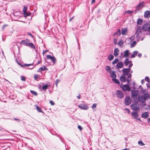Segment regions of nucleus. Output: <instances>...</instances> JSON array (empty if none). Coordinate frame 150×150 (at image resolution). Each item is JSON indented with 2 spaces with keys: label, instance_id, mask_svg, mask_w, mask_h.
Masks as SVG:
<instances>
[{
  "label": "nucleus",
  "instance_id": "1",
  "mask_svg": "<svg viewBox=\"0 0 150 150\" xmlns=\"http://www.w3.org/2000/svg\"><path fill=\"white\" fill-rule=\"evenodd\" d=\"M21 44L25 46L30 47L32 48H35V47L34 44L32 43L29 42L28 40V39H27L26 40H23L21 42Z\"/></svg>",
  "mask_w": 150,
  "mask_h": 150
},
{
  "label": "nucleus",
  "instance_id": "2",
  "mask_svg": "<svg viewBox=\"0 0 150 150\" xmlns=\"http://www.w3.org/2000/svg\"><path fill=\"white\" fill-rule=\"evenodd\" d=\"M130 54V53L129 50H127L122 52H121L120 54V57L123 58L125 57H129Z\"/></svg>",
  "mask_w": 150,
  "mask_h": 150
},
{
  "label": "nucleus",
  "instance_id": "3",
  "mask_svg": "<svg viewBox=\"0 0 150 150\" xmlns=\"http://www.w3.org/2000/svg\"><path fill=\"white\" fill-rule=\"evenodd\" d=\"M78 107L81 110H86L88 108V107L85 103L80 104L78 105Z\"/></svg>",
  "mask_w": 150,
  "mask_h": 150
},
{
  "label": "nucleus",
  "instance_id": "4",
  "mask_svg": "<svg viewBox=\"0 0 150 150\" xmlns=\"http://www.w3.org/2000/svg\"><path fill=\"white\" fill-rule=\"evenodd\" d=\"M147 98H149V97H146V96H139L138 97V99L139 101L142 103H144L145 101L146 100Z\"/></svg>",
  "mask_w": 150,
  "mask_h": 150
},
{
  "label": "nucleus",
  "instance_id": "5",
  "mask_svg": "<svg viewBox=\"0 0 150 150\" xmlns=\"http://www.w3.org/2000/svg\"><path fill=\"white\" fill-rule=\"evenodd\" d=\"M121 87L124 91H130L131 90L129 86L126 84L121 86Z\"/></svg>",
  "mask_w": 150,
  "mask_h": 150
},
{
  "label": "nucleus",
  "instance_id": "6",
  "mask_svg": "<svg viewBox=\"0 0 150 150\" xmlns=\"http://www.w3.org/2000/svg\"><path fill=\"white\" fill-rule=\"evenodd\" d=\"M142 30L144 31H147L150 33V26L148 24H144L142 28Z\"/></svg>",
  "mask_w": 150,
  "mask_h": 150
},
{
  "label": "nucleus",
  "instance_id": "7",
  "mask_svg": "<svg viewBox=\"0 0 150 150\" xmlns=\"http://www.w3.org/2000/svg\"><path fill=\"white\" fill-rule=\"evenodd\" d=\"M131 109L133 110L136 111L139 110V107L137 104H132L131 105Z\"/></svg>",
  "mask_w": 150,
  "mask_h": 150
},
{
  "label": "nucleus",
  "instance_id": "8",
  "mask_svg": "<svg viewBox=\"0 0 150 150\" xmlns=\"http://www.w3.org/2000/svg\"><path fill=\"white\" fill-rule=\"evenodd\" d=\"M116 95L118 98H122L124 97V94L122 91L117 90L116 92Z\"/></svg>",
  "mask_w": 150,
  "mask_h": 150
},
{
  "label": "nucleus",
  "instance_id": "9",
  "mask_svg": "<svg viewBox=\"0 0 150 150\" xmlns=\"http://www.w3.org/2000/svg\"><path fill=\"white\" fill-rule=\"evenodd\" d=\"M131 69L130 68H124L122 70L123 73V75L125 76L127 75L130 71Z\"/></svg>",
  "mask_w": 150,
  "mask_h": 150
},
{
  "label": "nucleus",
  "instance_id": "10",
  "mask_svg": "<svg viewBox=\"0 0 150 150\" xmlns=\"http://www.w3.org/2000/svg\"><path fill=\"white\" fill-rule=\"evenodd\" d=\"M132 96L133 98H136L138 95V91L136 90H132L131 91Z\"/></svg>",
  "mask_w": 150,
  "mask_h": 150
},
{
  "label": "nucleus",
  "instance_id": "11",
  "mask_svg": "<svg viewBox=\"0 0 150 150\" xmlns=\"http://www.w3.org/2000/svg\"><path fill=\"white\" fill-rule=\"evenodd\" d=\"M125 104L128 105L131 103V100L129 97H127L125 99Z\"/></svg>",
  "mask_w": 150,
  "mask_h": 150
},
{
  "label": "nucleus",
  "instance_id": "12",
  "mask_svg": "<svg viewBox=\"0 0 150 150\" xmlns=\"http://www.w3.org/2000/svg\"><path fill=\"white\" fill-rule=\"evenodd\" d=\"M144 5V3L143 2H141L139 3L136 8V9L137 10H141L143 7Z\"/></svg>",
  "mask_w": 150,
  "mask_h": 150
},
{
  "label": "nucleus",
  "instance_id": "13",
  "mask_svg": "<svg viewBox=\"0 0 150 150\" xmlns=\"http://www.w3.org/2000/svg\"><path fill=\"white\" fill-rule=\"evenodd\" d=\"M141 27L138 26L137 28V31L135 33L136 37L138 38L139 36V35L141 32Z\"/></svg>",
  "mask_w": 150,
  "mask_h": 150
},
{
  "label": "nucleus",
  "instance_id": "14",
  "mask_svg": "<svg viewBox=\"0 0 150 150\" xmlns=\"http://www.w3.org/2000/svg\"><path fill=\"white\" fill-rule=\"evenodd\" d=\"M47 59H51L53 63V64L56 62V59L55 58L53 57H52L49 55H48L47 56Z\"/></svg>",
  "mask_w": 150,
  "mask_h": 150
},
{
  "label": "nucleus",
  "instance_id": "15",
  "mask_svg": "<svg viewBox=\"0 0 150 150\" xmlns=\"http://www.w3.org/2000/svg\"><path fill=\"white\" fill-rule=\"evenodd\" d=\"M149 116V113L148 112H145L142 114V117L145 119L148 118Z\"/></svg>",
  "mask_w": 150,
  "mask_h": 150
},
{
  "label": "nucleus",
  "instance_id": "16",
  "mask_svg": "<svg viewBox=\"0 0 150 150\" xmlns=\"http://www.w3.org/2000/svg\"><path fill=\"white\" fill-rule=\"evenodd\" d=\"M142 92L144 95V96H146V97L150 98L149 94L144 90H141Z\"/></svg>",
  "mask_w": 150,
  "mask_h": 150
},
{
  "label": "nucleus",
  "instance_id": "17",
  "mask_svg": "<svg viewBox=\"0 0 150 150\" xmlns=\"http://www.w3.org/2000/svg\"><path fill=\"white\" fill-rule=\"evenodd\" d=\"M110 75L112 79L116 78V76L114 71H112L110 72Z\"/></svg>",
  "mask_w": 150,
  "mask_h": 150
},
{
  "label": "nucleus",
  "instance_id": "18",
  "mask_svg": "<svg viewBox=\"0 0 150 150\" xmlns=\"http://www.w3.org/2000/svg\"><path fill=\"white\" fill-rule=\"evenodd\" d=\"M122 33V35H126L127 33V29L126 28H123L121 29Z\"/></svg>",
  "mask_w": 150,
  "mask_h": 150
},
{
  "label": "nucleus",
  "instance_id": "19",
  "mask_svg": "<svg viewBox=\"0 0 150 150\" xmlns=\"http://www.w3.org/2000/svg\"><path fill=\"white\" fill-rule=\"evenodd\" d=\"M132 115L133 118L134 119L137 118L138 116V114L137 112H132Z\"/></svg>",
  "mask_w": 150,
  "mask_h": 150
},
{
  "label": "nucleus",
  "instance_id": "20",
  "mask_svg": "<svg viewBox=\"0 0 150 150\" xmlns=\"http://www.w3.org/2000/svg\"><path fill=\"white\" fill-rule=\"evenodd\" d=\"M120 80L122 82H125L126 81V79L125 76L122 75L121 76L120 78Z\"/></svg>",
  "mask_w": 150,
  "mask_h": 150
},
{
  "label": "nucleus",
  "instance_id": "21",
  "mask_svg": "<svg viewBox=\"0 0 150 150\" xmlns=\"http://www.w3.org/2000/svg\"><path fill=\"white\" fill-rule=\"evenodd\" d=\"M123 64L121 62H118L117 65V67L118 68H121L123 67Z\"/></svg>",
  "mask_w": 150,
  "mask_h": 150
},
{
  "label": "nucleus",
  "instance_id": "22",
  "mask_svg": "<svg viewBox=\"0 0 150 150\" xmlns=\"http://www.w3.org/2000/svg\"><path fill=\"white\" fill-rule=\"evenodd\" d=\"M150 12L149 11H146L145 12L144 17L145 18H148L149 17Z\"/></svg>",
  "mask_w": 150,
  "mask_h": 150
},
{
  "label": "nucleus",
  "instance_id": "23",
  "mask_svg": "<svg viewBox=\"0 0 150 150\" xmlns=\"http://www.w3.org/2000/svg\"><path fill=\"white\" fill-rule=\"evenodd\" d=\"M119 52V50L117 48H115L114 50V55L115 57L117 56L118 55V53Z\"/></svg>",
  "mask_w": 150,
  "mask_h": 150
},
{
  "label": "nucleus",
  "instance_id": "24",
  "mask_svg": "<svg viewBox=\"0 0 150 150\" xmlns=\"http://www.w3.org/2000/svg\"><path fill=\"white\" fill-rule=\"evenodd\" d=\"M138 53V52L137 51H135L133 52L132 54L131 55L130 57L131 58H133L134 57L136 56Z\"/></svg>",
  "mask_w": 150,
  "mask_h": 150
},
{
  "label": "nucleus",
  "instance_id": "25",
  "mask_svg": "<svg viewBox=\"0 0 150 150\" xmlns=\"http://www.w3.org/2000/svg\"><path fill=\"white\" fill-rule=\"evenodd\" d=\"M143 23V20L141 18H138L137 23L138 25H142V23Z\"/></svg>",
  "mask_w": 150,
  "mask_h": 150
},
{
  "label": "nucleus",
  "instance_id": "26",
  "mask_svg": "<svg viewBox=\"0 0 150 150\" xmlns=\"http://www.w3.org/2000/svg\"><path fill=\"white\" fill-rule=\"evenodd\" d=\"M46 67L45 66H43L39 68V69L37 71L38 72H39L42 71H43L45 70L46 69Z\"/></svg>",
  "mask_w": 150,
  "mask_h": 150
},
{
  "label": "nucleus",
  "instance_id": "27",
  "mask_svg": "<svg viewBox=\"0 0 150 150\" xmlns=\"http://www.w3.org/2000/svg\"><path fill=\"white\" fill-rule=\"evenodd\" d=\"M112 81L116 83L119 84L120 83L119 81L117 79L115 78L114 79H112Z\"/></svg>",
  "mask_w": 150,
  "mask_h": 150
},
{
  "label": "nucleus",
  "instance_id": "28",
  "mask_svg": "<svg viewBox=\"0 0 150 150\" xmlns=\"http://www.w3.org/2000/svg\"><path fill=\"white\" fill-rule=\"evenodd\" d=\"M114 58V56H113L112 54H110L108 55V59L110 60L111 61Z\"/></svg>",
  "mask_w": 150,
  "mask_h": 150
},
{
  "label": "nucleus",
  "instance_id": "29",
  "mask_svg": "<svg viewBox=\"0 0 150 150\" xmlns=\"http://www.w3.org/2000/svg\"><path fill=\"white\" fill-rule=\"evenodd\" d=\"M131 62L129 61V59L126 58L125 61V64L126 66L128 65Z\"/></svg>",
  "mask_w": 150,
  "mask_h": 150
},
{
  "label": "nucleus",
  "instance_id": "30",
  "mask_svg": "<svg viewBox=\"0 0 150 150\" xmlns=\"http://www.w3.org/2000/svg\"><path fill=\"white\" fill-rule=\"evenodd\" d=\"M136 42L135 41H134L130 45V47L132 48L135 46L136 44Z\"/></svg>",
  "mask_w": 150,
  "mask_h": 150
},
{
  "label": "nucleus",
  "instance_id": "31",
  "mask_svg": "<svg viewBox=\"0 0 150 150\" xmlns=\"http://www.w3.org/2000/svg\"><path fill=\"white\" fill-rule=\"evenodd\" d=\"M121 34V32L119 29H118L116 33L115 34V35H120Z\"/></svg>",
  "mask_w": 150,
  "mask_h": 150
},
{
  "label": "nucleus",
  "instance_id": "32",
  "mask_svg": "<svg viewBox=\"0 0 150 150\" xmlns=\"http://www.w3.org/2000/svg\"><path fill=\"white\" fill-rule=\"evenodd\" d=\"M35 106L36 108L37 109L38 111V112H42V109H41L40 108V107H38L37 105H35Z\"/></svg>",
  "mask_w": 150,
  "mask_h": 150
},
{
  "label": "nucleus",
  "instance_id": "33",
  "mask_svg": "<svg viewBox=\"0 0 150 150\" xmlns=\"http://www.w3.org/2000/svg\"><path fill=\"white\" fill-rule=\"evenodd\" d=\"M34 77L36 80L38 79L40 77V76L37 74H35L34 75Z\"/></svg>",
  "mask_w": 150,
  "mask_h": 150
},
{
  "label": "nucleus",
  "instance_id": "34",
  "mask_svg": "<svg viewBox=\"0 0 150 150\" xmlns=\"http://www.w3.org/2000/svg\"><path fill=\"white\" fill-rule=\"evenodd\" d=\"M138 144L140 146H142L145 145V144H144L142 141H139L138 142Z\"/></svg>",
  "mask_w": 150,
  "mask_h": 150
},
{
  "label": "nucleus",
  "instance_id": "35",
  "mask_svg": "<svg viewBox=\"0 0 150 150\" xmlns=\"http://www.w3.org/2000/svg\"><path fill=\"white\" fill-rule=\"evenodd\" d=\"M119 61V59H115L112 62V64L114 65L116 63Z\"/></svg>",
  "mask_w": 150,
  "mask_h": 150
},
{
  "label": "nucleus",
  "instance_id": "36",
  "mask_svg": "<svg viewBox=\"0 0 150 150\" xmlns=\"http://www.w3.org/2000/svg\"><path fill=\"white\" fill-rule=\"evenodd\" d=\"M48 86V85H45L43 86L42 87V89L43 90H46Z\"/></svg>",
  "mask_w": 150,
  "mask_h": 150
},
{
  "label": "nucleus",
  "instance_id": "37",
  "mask_svg": "<svg viewBox=\"0 0 150 150\" xmlns=\"http://www.w3.org/2000/svg\"><path fill=\"white\" fill-rule=\"evenodd\" d=\"M106 69L107 71L110 72L111 71V69L109 66H107L106 67Z\"/></svg>",
  "mask_w": 150,
  "mask_h": 150
},
{
  "label": "nucleus",
  "instance_id": "38",
  "mask_svg": "<svg viewBox=\"0 0 150 150\" xmlns=\"http://www.w3.org/2000/svg\"><path fill=\"white\" fill-rule=\"evenodd\" d=\"M27 11V8L26 7H24L23 8V12L24 14V16H25V13Z\"/></svg>",
  "mask_w": 150,
  "mask_h": 150
},
{
  "label": "nucleus",
  "instance_id": "39",
  "mask_svg": "<svg viewBox=\"0 0 150 150\" xmlns=\"http://www.w3.org/2000/svg\"><path fill=\"white\" fill-rule=\"evenodd\" d=\"M30 92L35 96H37V95L36 92L34 91L30 90Z\"/></svg>",
  "mask_w": 150,
  "mask_h": 150
},
{
  "label": "nucleus",
  "instance_id": "40",
  "mask_svg": "<svg viewBox=\"0 0 150 150\" xmlns=\"http://www.w3.org/2000/svg\"><path fill=\"white\" fill-rule=\"evenodd\" d=\"M123 44V42L122 41H120L118 42V45L119 46H121Z\"/></svg>",
  "mask_w": 150,
  "mask_h": 150
},
{
  "label": "nucleus",
  "instance_id": "41",
  "mask_svg": "<svg viewBox=\"0 0 150 150\" xmlns=\"http://www.w3.org/2000/svg\"><path fill=\"white\" fill-rule=\"evenodd\" d=\"M145 80L147 82H150V79L149 77L146 76L145 77Z\"/></svg>",
  "mask_w": 150,
  "mask_h": 150
},
{
  "label": "nucleus",
  "instance_id": "42",
  "mask_svg": "<svg viewBox=\"0 0 150 150\" xmlns=\"http://www.w3.org/2000/svg\"><path fill=\"white\" fill-rule=\"evenodd\" d=\"M21 79L23 81H25V78L23 76H21Z\"/></svg>",
  "mask_w": 150,
  "mask_h": 150
},
{
  "label": "nucleus",
  "instance_id": "43",
  "mask_svg": "<svg viewBox=\"0 0 150 150\" xmlns=\"http://www.w3.org/2000/svg\"><path fill=\"white\" fill-rule=\"evenodd\" d=\"M97 106V104L94 103L93 104L92 106V108L93 109L95 108H96Z\"/></svg>",
  "mask_w": 150,
  "mask_h": 150
},
{
  "label": "nucleus",
  "instance_id": "44",
  "mask_svg": "<svg viewBox=\"0 0 150 150\" xmlns=\"http://www.w3.org/2000/svg\"><path fill=\"white\" fill-rule=\"evenodd\" d=\"M125 13L129 14H131L133 13V12L130 10H128L127 11H126Z\"/></svg>",
  "mask_w": 150,
  "mask_h": 150
},
{
  "label": "nucleus",
  "instance_id": "45",
  "mask_svg": "<svg viewBox=\"0 0 150 150\" xmlns=\"http://www.w3.org/2000/svg\"><path fill=\"white\" fill-rule=\"evenodd\" d=\"M125 110L127 111V112L128 113H130V110L129 109L126 108H125Z\"/></svg>",
  "mask_w": 150,
  "mask_h": 150
},
{
  "label": "nucleus",
  "instance_id": "46",
  "mask_svg": "<svg viewBox=\"0 0 150 150\" xmlns=\"http://www.w3.org/2000/svg\"><path fill=\"white\" fill-rule=\"evenodd\" d=\"M78 128L80 130H81L82 129V127L80 125H78Z\"/></svg>",
  "mask_w": 150,
  "mask_h": 150
},
{
  "label": "nucleus",
  "instance_id": "47",
  "mask_svg": "<svg viewBox=\"0 0 150 150\" xmlns=\"http://www.w3.org/2000/svg\"><path fill=\"white\" fill-rule=\"evenodd\" d=\"M59 81H60L58 79H57L56 80V84L57 86L58 83L59 82Z\"/></svg>",
  "mask_w": 150,
  "mask_h": 150
},
{
  "label": "nucleus",
  "instance_id": "48",
  "mask_svg": "<svg viewBox=\"0 0 150 150\" xmlns=\"http://www.w3.org/2000/svg\"><path fill=\"white\" fill-rule=\"evenodd\" d=\"M32 64H25V66H24V67H25V66H27V67H28V66H30V65H32Z\"/></svg>",
  "mask_w": 150,
  "mask_h": 150
},
{
  "label": "nucleus",
  "instance_id": "49",
  "mask_svg": "<svg viewBox=\"0 0 150 150\" xmlns=\"http://www.w3.org/2000/svg\"><path fill=\"white\" fill-rule=\"evenodd\" d=\"M50 103L52 105H54V103L52 100H50Z\"/></svg>",
  "mask_w": 150,
  "mask_h": 150
},
{
  "label": "nucleus",
  "instance_id": "50",
  "mask_svg": "<svg viewBox=\"0 0 150 150\" xmlns=\"http://www.w3.org/2000/svg\"><path fill=\"white\" fill-rule=\"evenodd\" d=\"M131 79H127V80H126V81H127V83L128 84H129V83H130V81H131Z\"/></svg>",
  "mask_w": 150,
  "mask_h": 150
},
{
  "label": "nucleus",
  "instance_id": "51",
  "mask_svg": "<svg viewBox=\"0 0 150 150\" xmlns=\"http://www.w3.org/2000/svg\"><path fill=\"white\" fill-rule=\"evenodd\" d=\"M47 51V50H43L42 52V54L43 55H44V54Z\"/></svg>",
  "mask_w": 150,
  "mask_h": 150
},
{
  "label": "nucleus",
  "instance_id": "52",
  "mask_svg": "<svg viewBox=\"0 0 150 150\" xmlns=\"http://www.w3.org/2000/svg\"><path fill=\"white\" fill-rule=\"evenodd\" d=\"M8 26V25H3V26H2V28H3V29L4 30V28Z\"/></svg>",
  "mask_w": 150,
  "mask_h": 150
},
{
  "label": "nucleus",
  "instance_id": "53",
  "mask_svg": "<svg viewBox=\"0 0 150 150\" xmlns=\"http://www.w3.org/2000/svg\"><path fill=\"white\" fill-rule=\"evenodd\" d=\"M146 86L148 88H150V84L149 83H147L146 84Z\"/></svg>",
  "mask_w": 150,
  "mask_h": 150
},
{
  "label": "nucleus",
  "instance_id": "54",
  "mask_svg": "<svg viewBox=\"0 0 150 150\" xmlns=\"http://www.w3.org/2000/svg\"><path fill=\"white\" fill-rule=\"evenodd\" d=\"M28 35H29L32 38H33V36L30 33H27Z\"/></svg>",
  "mask_w": 150,
  "mask_h": 150
},
{
  "label": "nucleus",
  "instance_id": "55",
  "mask_svg": "<svg viewBox=\"0 0 150 150\" xmlns=\"http://www.w3.org/2000/svg\"><path fill=\"white\" fill-rule=\"evenodd\" d=\"M128 76H127V77L128 78H130L132 76V75H131V74H128Z\"/></svg>",
  "mask_w": 150,
  "mask_h": 150
},
{
  "label": "nucleus",
  "instance_id": "56",
  "mask_svg": "<svg viewBox=\"0 0 150 150\" xmlns=\"http://www.w3.org/2000/svg\"><path fill=\"white\" fill-rule=\"evenodd\" d=\"M117 39L115 38L114 40V42L116 44L117 43Z\"/></svg>",
  "mask_w": 150,
  "mask_h": 150
},
{
  "label": "nucleus",
  "instance_id": "57",
  "mask_svg": "<svg viewBox=\"0 0 150 150\" xmlns=\"http://www.w3.org/2000/svg\"><path fill=\"white\" fill-rule=\"evenodd\" d=\"M138 57H141L142 54L141 53H139L138 55Z\"/></svg>",
  "mask_w": 150,
  "mask_h": 150
},
{
  "label": "nucleus",
  "instance_id": "58",
  "mask_svg": "<svg viewBox=\"0 0 150 150\" xmlns=\"http://www.w3.org/2000/svg\"><path fill=\"white\" fill-rule=\"evenodd\" d=\"M132 66V64L131 63H130L129 64V67L130 68Z\"/></svg>",
  "mask_w": 150,
  "mask_h": 150
},
{
  "label": "nucleus",
  "instance_id": "59",
  "mask_svg": "<svg viewBox=\"0 0 150 150\" xmlns=\"http://www.w3.org/2000/svg\"><path fill=\"white\" fill-rule=\"evenodd\" d=\"M147 122L149 123H150V118H149L147 119Z\"/></svg>",
  "mask_w": 150,
  "mask_h": 150
},
{
  "label": "nucleus",
  "instance_id": "60",
  "mask_svg": "<svg viewBox=\"0 0 150 150\" xmlns=\"http://www.w3.org/2000/svg\"><path fill=\"white\" fill-rule=\"evenodd\" d=\"M144 80L142 79V80L141 83H142V84H143L144 83Z\"/></svg>",
  "mask_w": 150,
  "mask_h": 150
},
{
  "label": "nucleus",
  "instance_id": "61",
  "mask_svg": "<svg viewBox=\"0 0 150 150\" xmlns=\"http://www.w3.org/2000/svg\"><path fill=\"white\" fill-rule=\"evenodd\" d=\"M77 97L78 99H80V94H79V95L77 96Z\"/></svg>",
  "mask_w": 150,
  "mask_h": 150
},
{
  "label": "nucleus",
  "instance_id": "62",
  "mask_svg": "<svg viewBox=\"0 0 150 150\" xmlns=\"http://www.w3.org/2000/svg\"><path fill=\"white\" fill-rule=\"evenodd\" d=\"M139 88H140L142 90H143V88L142 87V86H139Z\"/></svg>",
  "mask_w": 150,
  "mask_h": 150
},
{
  "label": "nucleus",
  "instance_id": "63",
  "mask_svg": "<svg viewBox=\"0 0 150 150\" xmlns=\"http://www.w3.org/2000/svg\"><path fill=\"white\" fill-rule=\"evenodd\" d=\"M95 2V0H92L91 1L92 3H93Z\"/></svg>",
  "mask_w": 150,
  "mask_h": 150
},
{
  "label": "nucleus",
  "instance_id": "64",
  "mask_svg": "<svg viewBox=\"0 0 150 150\" xmlns=\"http://www.w3.org/2000/svg\"><path fill=\"white\" fill-rule=\"evenodd\" d=\"M129 149H127V148H125L124 149H122V150H129Z\"/></svg>",
  "mask_w": 150,
  "mask_h": 150
}]
</instances>
